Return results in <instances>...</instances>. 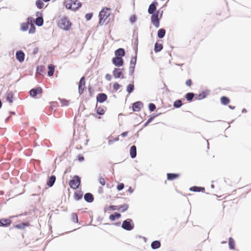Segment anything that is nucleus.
Returning <instances> with one entry per match:
<instances>
[{"instance_id":"a878e982","label":"nucleus","mask_w":251,"mask_h":251,"mask_svg":"<svg viewBox=\"0 0 251 251\" xmlns=\"http://www.w3.org/2000/svg\"><path fill=\"white\" fill-rule=\"evenodd\" d=\"M136 63V57H133L130 60V70L133 71L134 69L135 68V66Z\"/></svg>"},{"instance_id":"2eb2a0df","label":"nucleus","mask_w":251,"mask_h":251,"mask_svg":"<svg viewBox=\"0 0 251 251\" xmlns=\"http://www.w3.org/2000/svg\"><path fill=\"white\" fill-rule=\"evenodd\" d=\"M11 223V220L9 219H1L0 220V226H8Z\"/></svg>"},{"instance_id":"4468645a","label":"nucleus","mask_w":251,"mask_h":251,"mask_svg":"<svg viewBox=\"0 0 251 251\" xmlns=\"http://www.w3.org/2000/svg\"><path fill=\"white\" fill-rule=\"evenodd\" d=\"M180 176V174L168 173L167 178L168 180L172 181L178 178Z\"/></svg>"},{"instance_id":"58836bf2","label":"nucleus","mask_w":251,"mask_h":251,"mask_svg":"<svg viewBox=\"0 0 251 251\" xmlns=\"http://www.w3.org/2000/svg\"><path fill=\"white\" fill-rule=\"evenodd\" d=\"M182 101L180 100H176L174 103V106L176 108H179L182 105Z\"/></svg>"},{"instance_id":"1a4fd4ad","label":"nucleus","mask_w":251,"mask_h":251,"mask_svg":"<svg viewBox=\"0 0 251 251\" xmlns=\"http://www.w3.org/2000/svg\"><path fill=\"white\" fill-rule=\"evenodd\" d=\"M32 22V18H28L26 23H23L21 25V29L23 31H26L29 27V25Z\"/></svg>"},{"instance_id":"6e6d98bb","label":"nucleus","mask_w":251,"mask_h":251,"mask_svg":"<svg viewBox=\"0 0 251 251\" xmlns=\"http://www.w3.org/2000/svg\"><path fill=\"white\" fill-rule=\"evenodd\" d=\"M105 78L107 80H111V75L109 74H107L106 75H105Z\"/></svg>"},{"instance_id":"0e129e2a","label":"nucleus","mask_w":251,"mask_h":251,"mask_svg":"<svg viewBox=\"0 0 251 251\" xmlns=\"http://www.w3.org/2000/svg\"><path fill=\"white\" fill-rule=\"evenodd\" d=\"M226 243V241L225 242H222V243Z\"/></svg>"},{"instance_id":"423d86ee","label":"nucleus","mask_w":251,"mask_h":251,"mask_svg":"<svg viewBox=\"0 0 251 251\" xmlns=\"http://www.w3.org/2000/svg\"><path fill=\"white\" fill-rule=\"evenodd\" d=\"M158 15L159 11H156L154 14H152L151 17V23L156 27L159 26V19Z\"/></svg>"},{"instance_id":"4c0bfd02","label":"nucleus","mask_w":251,"mask_h":251,"mask_svg":"<svg viewBox=\"0 0 251 251\" xmlns=\"http://www.w3.org/2000/svg\"><path fill=\"white\" fill-rule=\"evenodd\" d=\"M35 23L38 26L42 25L43 24V19L41 17L37 18Z\"/></svg>"},{"instance_id":"de8ad7c7","label":"nucleus","mask_w":251,"mask_h":251,"mask_svg":"<svg viewBox=\"0 0 251 251\" xmlns=\"http://www.w3.org/2000/svg\"><path fill=\"white\" fill-rule=\"evenodd\" d=\"M149 107L150 110L151 112L153 111L156 108V106H155V104L153 103H150L149 104Z\"/></svg>"},{"instance_id":"052dcab7","label":"nucleus","mask_w":251,"mask_h":251,"mask_svg":"<svg viewBox=\"0 0 251 251\" xmlns=\"http://www.w3.org/2000/svg\"><path fill=\"white\" fill-rule=\"evenodd\" d=\"M118 140H119V138H118V137L115 138H114V141H118Z\"/></svg>"},{"instance_id":"ea45409f","label":"nucleus","mask_w":251,"mask_h":251,"mask_svg":"<svg viewBox=\"0 0 251 251\" xmlns=\"http://www.w3.org/2000/svg\"><path fill=\"white\" fill-rule=\"evenodd\" d=\"M134 89V86L133 84H130L127 86L126 91L129 94H130L133 91Z\"/></svg>"},{"instance_id":"dca6fc26","label":"nucleus","mask_w":251,"mask_h":251,"mask_svg":"<svg viewBox=\"0 0 251 251\" xmlns=\"http://www.w3.org/2000/svg\"><path fill=\"white\" fill-rule=\"evenodd\" d=\"M16 57L18 60L20 62H22L25 59V54L22 51L19 50L17 51Z\"/></svg>"},{"instance_id":"5fc2aeb1","label":"nucleus","mask_w":251,"mask_h":251,"mask_svg":"<svg viewBox=\"0 0 251 251\" xmlns=\"http://www.w3.org/2000/svg\"><path fill=\"white\" fill-rule=\"evenodd\" d=\"M78 160L80 161V162H81V161H83L84 160V158L83 156H82V155H79L78 156Z\"/></svg>"},{"instance_id":"473e14b6","label":"nucleus","mask_w":251,"mask_h":251,"mask_svg":"<svg viewBox=\"0 0 251 251\" xmlns=\"http://www.w3.org/2000/svg\"><path fill=\"white\" fill-rule=\"evenodd\" d=\"M229 101V99L226 97L223 96L221 98V102L224 105L227 104Z\"/></svg>"},{"instance_id":"7ed1b4c3","label":"nucleus","mask_w":251,"mask_h":251,"mask_svg":"<svg viewBox=\"0 0 251 251\" xmlns=\"http://www.w3.org/2000/svg\"><path fill=\"white\" fill-rule=\"evenodd\" d=\"M59 27L64 30H68L71 28L72 24L67 17H62L58 23Z\"/></svg>"},{"instance_id":"cd10ccee","label":"nucleus","mask_w":251,"mask_h":251,"mask_svg":"<svg viewBox=\"0 0 251 251\" xmlns=\"http://www.w3.org/2000/svg\"><path fill=\"white\" fill-rule=\"evenodd\" d=\"M228 245L229 248L234 250L235 247V243L234 239L232 237H230L228 240Z\"/></svg>"},{"instance_id":"e2e57ef3","label":"nucleus","mask_w":251,"mask_h":251,"mask_svg":"<svg viewBox=\"0 0 251 251\" xmlns=\"http://www.w3.org/2000/svg\"><path fill=\"white\" fill-rule=\"evenodd\" d=\"M1 105H2L1 102V100H0V108L1 107Z\"/></svg>"},{"instance_id":"a18cd8bd","label":"nucleus","mask_w":251,"mask_h":251,"mask_svg":"<svg viewBox=\"0 0 251 251\" xmlns=\"http://www.w3.org/2000/svg\"><path fill=\"white\" fill-rule=\"evenodd\" d=\"M60 101L62 105H68L69 103V101L65 99H60Z\"/></svg>"},{"instance_id":"680f3d73","label":"nucleus","mask_w":251,"mask_h":251,"mask_svg":"<svg viewBox=\"0 0 251 251\" xmlns=\"http://www.w3.org/2000/svg\"><path fill=\"white\" fill-rule=\"evenodd\" d=\"M94 116H95V117H97L98 118V119H100V117H97L96 115H95V114H94Z\"/></svg>"},{"instance_id":"09e8293b","label":"nucleus","mask_w":251,"mask_h":251,"mask_svg":"<svg viewBox=\"0 0 251 251\" xmlns=\"http://www.w3.org/2000/svg\"><path fill=\"white\" fill-rule=\"evenodd\" d=\"M118 206H115V205H110L108 208L107 209L108 210H115L119 209V208H118Z\"/></svg>"},{"instance_id":"412c9836","label":"nucleus","mask_w":251,"mask_h":251,"mask_svg":"<svg viewBox=\"0 0 251 251\" xmlns=\"http://www.w3.org/2000/svg\"><path fill=\"white\" fill-rule=\"evenodd\" d=\"M13 94L11 91H7L6 93V99L7 101L10 103L13 102Z\"/></svg>"},{"instance_id":"3c124183","label":"nucleus","mask_w":251,"mask_h":251,"mask_svg":"<svg viewBox=\"0 0 251 251\" xmlns=\"http://www.w3.org/2000/svg\"><path fill=\"white\" fill-rule=\"evenodd\" d=\"M124 188V183H120L117 186V189L118 190L120 191L122 190Z\"/></svg>"},{"instance_id":"bb28decb","label":"nucleus","mask_w":251,"mask_h":251,"mask_svg":"<svg viewBox=\"0 0 251 251\" xmlns=\"http://www.w3.org/2000/svg\"><path fill=\"white\" fill-rule=\"evenodd\" d=\"M161 246V243L158 241H154L151 244V247L153 249H157L160 248Z\"/></svg>"},{"instance_id":"7c9ffc66","label":"nucleus","mask_w":251,"mask_h":251,"mask_svg":"<svg viewBox=\"0 0 251 251\" xmlns=\"http://www.w3.org/2000/svg\"><path fill=\"white\" fill-rule=\"evenodd\" d=\"M121 216V215L120 213L115 212L114 214L110 215L109 218L111 221H114L116 218H119Z\"/></svg>"},{"instance_id":"4d7b16f0","label":"nucleus","mask_w":251,"mask_h":251,"mask_svg":"<svg viewBox=\"0 0 251 251\" xmlns=\"http://www.w3.org/2000/svg\"><path fill=\"white\" fill-rule=\"evenodd\" d=\"M128 131L124 132L121 134V136L123 137L126 136L128 134Z\"/></svg>"},{"instance_id":"f257e3e1","label":"nucleus","mask_w":251,"mask_h":251,"mask_svg":"<svg viewBox=\"0 0 251 251\" xmlns=\"http://www.w3.org/2000/svg\"><path fill=\"white\" fill-rule=\"evenodd\" d=\"M112 14V10L110 8L104 7L100 11L99 15V24L102 25L104 24H107L110 22V16Z\"/></svg>"},{"instance_id":"603ef678","label":"nucleus","mask_w":251,"mask_h":251,"mask_svg":"<svg viewBox=\"0 0 251 251\" xmlns=\"http://www.w3.org/2000/svg\"><path fill=\"white\" fill-rule=\"evenodd\" d=\"M136 17L135 15H132L130 17V21L131 23L135 22L136 21Z\"/></svg>"},{"instance_id":"4be33fe9","label":"nucleus","mask_w":251,"mask_h":251,"mask_svg":"<svg viewBox=\"0 0 251 251\" xmlns=\"http://www.w3.org/2000/svg\"><path fill=\"white\" fill-rule=\"evenodd\" d=\"M130 155L132 158H134L136 156V147L135 146H132L130 149Z\"/></svg>"},{"instance_id":"c85d7f7f","label":"nucleus","mask_w":251,"mask_h":251,"mask_svg":"<svg viewBox=\"0 0 251 251\" xmlns=\"http://www.w3.org/2000/svg\"><path fill=\"white\" fill-rule=\"evenodd\" d=\"M122 74V73L119 69L116 68L113 71V75L115 78H119Z\"/></svg>"},{"instance_id":"79ce46f5","label":"nucleus","mask_w":251,"mask_h":251,"mask_svg":"<svg viewBox=\"0 0 251 251\" xmlns=\"http://www.w3.org/2000/svg\"><path fill=\"white\" fill-rule=\"evenodd\" d=\"M74 198L76 200H79L82 198V194L80 192L75 193L74 194Z\"/></svg>"},{"instance_id":"72a5a7b5","label":"nucleus","mask_w":251,"mask_h":251,"mask_svg":"<svg viewBox=\"0 0 251 251\" xmlns=\"http://www.w3.org/2000/svg\"><path fill=\"white\" fill-rule=\"evenodd\" d=\"M118 208H119L118 210L124 212L127 210L128 206L127 204H124L123 205L118 206Z\"/></svg>"},{"instance_id":"e433bc0d","label":"nucleus","mask_w":251,"mask_h":251,"mask_svg":"<svg viewBox=\"0 0 251 251\" xmlns=\"http://www.w3.org/2000/svg\"><path fill=\"white\" fill-rule=\"evenodd\" d=\"M194 97V94L192 93H188L186 94L185 98L188 101H191Z\"/></svg>"},{"instance_id":"37998d69","label":"nucleus","mask_w":251,"mask_h":251,"mask_svg":"<svg viewBox=\"0 0 251 251\" xmlns=\"http://www.w3.org/2000/svg\"><path fill=\"white\" fill-rule=\"evenodd\" d=\"M72 219L74 223H78V218H77V214L76 213H72Z\"/></svg>"},{"instance_id":"c03bdc74","label":"nucleus","mask_w":251,"mask_h":251,"mask_svg":"<svg viewBox=\"0 0 251 251\" xmlns=\"http://www.w3.org/2000/svg\"><path fill=\"white\" fill-rule=\"evenodd\" d=\"M120 87V85L117 82L114 83L113 85V88L115 91H117Z\"/></svg>"},{"instance_id":"2f4dec72","label":"nucleus","mask_w":251,"mask_h":251,"mask_svg":"<svg viewBox=\"0 0 251 251\" xmlns=\"http://www.w3.org/2000/svg\"><path fill=\"white\" fill-rule=\"evenodd\" d=\"M166 31L163 28H161L157 32V36L159 38H162L165 35Z\"/></svg>"},{"instance_id":"c756f323","label":"nucleus","mask_w":251,"mask_h":251,"mask_svg":"<svg viewBox=\"0 0 251 251\" xmlns=\"http://www.w3.org/2000/svg\"><path fill=\"white\" fill-rule=\"evenodd\" d=\"M96 110L97 113L100 115H104L105 112L104 109L100 106L98 107L96 106Z\"/></svg>"},{"instance_id":"864d4df0","label":"nucleus","mask_w":251,"mask_h":251,"mask_svg":"<svg viewBox=\"0 0 251 251\" xmlns=\"http://www.w3.org/2000/svg\"><path fill=\"white\" fill-rule=\"evenodd\" d=\"M192 84V81L191 80V79H188L186 81V85L189 87H190Z\"/></svg>"},{"instance_id":"8fccbe9b","label":"nucleus","mask_w":251,"mask_h":251,"mask_svg":"<svg viewBox=\"0 0 251 251\" xmlns=\"http://www.w3.org/2000/svg\"><path fill=\"white\" fill-rule=\"evenodd\" d=\"M99 182L102 185H104L105 184V178L102 177H100L99 178Z\"/></svg>"},{"instance_id":"9d476101","label":"nucleus","mask_w":251,"mask_h":251,"mask_svg":"<svg viewBox=\"0 0 251 251\" xmlns=\"http://www.w3.org/2000/svg\"><path fill=\"white\" fill-rule=\"evenodd\" d=\"M157 5L158 3L156 1H153L152 3H151L148 8V13L150 14H154V12L156 10V6Z\"/></svg>"},{"instance_id":"393cba45","label":"nucleus","mask_w":251,"mask_h":251,"mask_svg":"<svg viewBox=\"0 0 251 251\" xmlns=\"http://www.w3.org/2000/svg\"><path fill=\"white\" fill-rule=\"evenodd\" d=\"M56 180V177L54 176H51L49 178V180L47 182V185L49 187H51L54 184Z\"/></svg>"},{"instance_id":"49530a36","label":"nucleus","mask_w":251,"mask_h":251,"mask_svg":"<svg viewBox=\"0 0 251 251\" xmlns=\"http://www.w3.org/2000/svg\"><path fill=\"white\" fill-rule=\"evenodd\" d=\"M93 14L92 13H87L85 15V19L86 20L89 21L92 18Z\"/></svg>"},{"instance_id":"0eeeda50","label":"nucleus","mask_w":251,"mask_h":251,"mask_svg":"<svg viewBox=\"0 0 251 251\" xmlns=\"http://www.w3.org/2000/svg\"><path fill=\"white\" fill-rule=\"evenodd\" d=\"M85 88V80L84 76L82 77L79 82L78 84V92L80 94H82Z\"/></svg>"},{"instance_id":"39448f33","label":"nucleus","mask_w":251,"mask_h":251,"mask_svg":"<svg viewBox=\"0 0 251 251\" xmlns=\"http://www.w3.org/2000/svg\"><path fill=\"white\" fill-rule=\"evenodd\" d=\"M132 220L131 219H127L123 222L122 227L127 230H131L134 227L133 224H132Z\"/></svg>"},{"instance_id":"13d9d810","label":"nucleus","mask_w":251,"mask_h":251,"mask_svg":"<svg viewBox=\"0 0 251 251\" xmlns=\"http://www.w3.org/2000/svg\"><path fill=\"white\" fill-rule=\"evenodd\" d=\"M152 119H153V117H151V118H149L147 122H146V125H147L148 124L150 123L152 120Z\"/></svg>"},{"instance_id":"20e7f679","label":"nucleus","mask_w":251,"mask_h":251,"mask_svg":"<svg viewBox=\"0 0 251 251\" xmlns=\"http://www.w3.org/2000/svg\"><path fill=\"white\" fill-rule=\"evenodd\" d=\"M80 184V179L78 176H75L69 182V185L73 189H77Z\"/></svg>"},{"instance_id":"a19ab883","label":"nucleus","mask_w":251,"mask_h":251,"mask_svg":"<svg viewBox=\"0 0 251 251\" xmlns=\"http://www.w3.org/2000/svg\"><path fill=\"white\" fill-rule=\"evenodd\" d=\"M37 7L39 9H42L44 7V3L41 0H37L36 2Z\"/></svg>"},{"instance_id":"f3484780","label":"nucleus","mask_w":251,"mask_h":251,"mask_svg":"<svg viewBox=\"0 0 251 251\" xmlns=\"http://www.w3.org/2000/svg\"><path fill=\"white\" fill-rule=\"evenodd\" d=\"M29 226L30 224L29 222L22 223L19 224L14 225V227L17 229H24L25 228V227Z\"/></svg>"},{"instance_id":"6e6552de","label":"nucleus","mask_w":251,"mask_h":251,"mask_svg":"<svg viewBox=\"0 0 251 251\" xmlns=\"http://www.w3.org/2000/svg\"><path fill=\"white\" fill-rule=\"evenodd\" d=\"M112 62L115 66L120 67L123 65L124 61L122 57L116 56L112 59Z\"/></svg>"},{"instance_id":"b1692460","label":"nucleus","mask_w":251,"mask_h":251,"mask_svg":"<svg viewBox=\"0 0 251 251\" xmlns=\"http://www.w3.org/2000/svg\"><path fill=\"white\" fill-rule=\"evenodd\" d=\"M162 49H163V45L161 43L156 42L155 44L154 50L155 52H158L161 51L162 50Z\"/></svg>"},{"instance_id":"bf43d9fd","label":"nucleus","mask_w":251,"mask_h":251,"mask_svg":"<svg viewBox=\"0 0 251 251\" xmlns=\"http://www.w3.org/2000/svg\"><path fill=\"white\" fill-rule=\"evenodd\" d=\"M128 191L130 193H132L133 191V189L131 187H130L128 189Z\"/></svg>"},{"instance_id":"f704fd0d","label":"nucleus","mask_w":251,"mask_h":251,"mask_svg":"<svg viewBox=\"0 0 251 251\" xmlns=\"http://www.w3.org/2000/svg\"><path fill=\"white\" fill-rule=\"evenodd\" d=\"M208 95V93L206 92L202 91L201 93H200L198 96V100H201L205 98Z\"/></svg>"},{"instance_id":"9b49d317","label":"nucleus","mask_w":251,"mask_h":251,"mask_svg":"<svg viewBox=\"0 0 251 251\" xmlns=\"http://www.w3.org/2000/svg\"><path fill=\"white\" fill-rule=\"evenodd\" d=\"M96 98L98 102L102 103L107 100V96L104 93H100L97 96Z\"/></svg>"},{"instance_id":"c9c22d12","label":"nucleus","mask_w":251,"mask_h":251,"mask_svg":"<svg viewBox=\"0 0 251 251\" xmlns=\"http://www.w3.org/2000/svg\"><path fill=\"white\" fill-rule=\"evenodd\" d=\"M30 27L28 31V33L29 34H33L35 32L36 27H35L34 25L32 23V22H31L30 23Z\"/></svg>"},{"instance_id":"5701e85b","label":"nucleus","mask_w":251,"mask_h":251,"mask_svg":"<svg viewBox=\"0 0 251 251\" xmlns=\"http://www.w3.org/2000/svg\"><path fill=\"white\" fill-rule=\"evenodd\" d=\"M190 190L194 192H204L205 191V188L204 187H198V186H193L190 188Z\"/></svg>"},{"instance_id":"aec40b11","label":"nucleus","mask_w":251,"mask_h":251,"mask_svg":"<svg viewBox=\"0 0 251 251\" xmlns=\"http://www.w3.org/2000/svg\"><path fill=\"white\" fill-rule=\"evenodd\" d=\"M48 75L49 76H51L53 75V73L55 70V66L53 64H50L48 66Z\"/></svg>"},{"instance_id":"a211bd4d","label":"nucleus","mask_w":251,"mask_h":251,"mask_svg":"<svg viewBox=\"0 0 251 251\" xmlns=\"http://www.w3.org/2000/svg\"><path fill=\"white\" fill-rule=\"evenodd\" d=\"M115 54L116 56L122 58V57L124 56L125 54V51L123 49L120 48L115 51Z\"/></svg>"},{"instance_id":"6ab92c4d","label":"nucleus","mask_w":251,"mask_h":251,"mask_svg":"<svg viewBox=\"0 0 251 251\" xmlns=\"http://www.w3.org/2000/svg\"><path fill=\"white\" fill-rule=\"evenodd\" d=\"M84 200L88 202H92L94 201L93 195L89 193H86L84 195Z\"/></svg>"},{"instance_id":"f03ea898","label":"nucleus","mask_w":251,"mask_h":251,"mask_svg":"<svg viewBox=\"0 0 251 251\" xmlns=\"http://www.w3.org/2000/svg\"><path fill=\"white\" fill-rule=\"evenodd\" d=\"M64 4L67 9L74 11L78 9L82 5L81 3L77 0H67Z\"/></svg>"},{"instance_id":"ddd939ff","label":"nucleus","mask_w":251,"mask_h":251,"mask_svg":"<svg viewBox=\"0 0 251 251\" xmlns=\"http://www.w3.org/2000/svg\"><path fill=\"white\" fill-rule=\"evenodd\" d=\"M143 107V103L140 101H137L133 103L132 109L135 112H139Z\"/></svg>"},{"instance_id":"f8f14e48","label":"nucleus","mask_w":251,"mask_h":251,"mask_svg":"<svg viewBox=\"0 0 251 251\" xmlns=\"http://www.w3.org/2000/svg\"><path fill=\"white\" fill-rule=\"evenodd\" d=\"M29 93L31 97H35L38 94H41L42 93V89L41 87H37L36 88L31 89Z\"/></svg>"}]
</instances>
